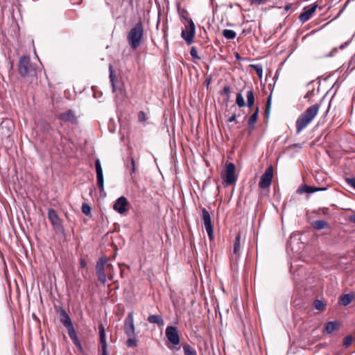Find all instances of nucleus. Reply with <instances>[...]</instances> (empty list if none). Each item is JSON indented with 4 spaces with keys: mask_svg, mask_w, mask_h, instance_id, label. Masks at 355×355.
<instances>
[{
    "mask_svg": "<svg viewBox=\"0 0 355 355\" xmlns=\"http://www.w3.org/2000/svg\"><path fill=\"white\" fill-rule=\"evenodd\" d=\"M320 104H314L306 108L297 119L295 122L296 133H300L305 129L318 114Z\"/></svg>",
    "mask_w": 355,
    "mask_h": 355,
    "instance_id": "obj_1",
    "label": "nucleus"
},
{
    "mask_svg": "<svg viewBox=\"0 0 355 355\" xmlns=\"http://www.w3.org/2000/svg\"><path fill=\"white\" fill-rule=\"evenodd\" d=\"M144 34V24L139 20L127 34V42L132 49L135 50L140 46Z\"/></svg>",
    "mask_w": 355,
    "mask_h": 355,
    "instance_id": "obj_2",
    "label": "nucleus"
},
{
    "mask_svg": "<svg viewBox=\"0 0 355 355\" xmlns=\"http://www.w3.org/2000/svg\"><path fill=\"white\" fill-rule=\"evenodd\" d=\"M19 73L23 76H33L36 73L35 67L32 64L28 56H22L19 61L18 65Z\"/></svg>",
    "mask_w": 355,
    "mask_h": 355,
    "instance_id": "obj_3",
    "label": "nucleus"
},
{
    "mask_svg": "<svg viewBox=\"0 0 355 355\" xmlns=\"http://www.w3.org/2000/svg\"><path fill=\"white\" fill-rule=\"evenodd\" d=\"M107 264V257H101L96 263V273L98 281L105 285L107 282V276L105 274V265Z\"/></svg>",
    "mask_w": 355,
    "mask_h": 355,
    "instance_id": "obj_4",
    "label": "nucleus"
},
{
    "mask_svg": "<svg viewBox=\"0 0 355 355\" xmlns=\"http://www.w3.org/2000/svg\"><path fill=\"white\" fill-rule=\"evenodd\" d=\"M224 182L226 186L234 184L237 180L235 175V165L232 162H228L225 165Z\"/></svg>",
    "mask_w": 355,
    "mask_h": 355,
    "instance_id": "obj_5",
    "label": "nucleus"
},
{
    "mask_svg": "<svg viewBox=\"0 0 355 355\" xmlns=\"http://www.w3.org/2000/svg\"><path fill=\"white\" fill-rule=\"evenodd\" d=\"M123 329L127 336H135V327L134 324L133 311L128 313L124 320Z\"/></svg>",
    "mask_w": 355,
    "mask_h": 355,
    "instance_id": "obj_6",
    "label": "nucleus"
},
{
    "mask_svg": "<svg viewBox=\"0 0 355 355\" xmlns=\"http://www.w3.org/2000/svg\"><path fill=\"white\" fill-rule=\"evenodd\" d=\"M202 219L205 225L206 232L210 239H214V230L211 223V219L209 211L205 209H202Z\"/></svg>",
    "mask_w": 355,
    "mask_h": 355,
    "instance_id": "obj_7",
    "label": "nucleus"
},
{
    "mask_svg": "<svg viewBox=\"0 0 355 355\" xmlns=\"http://www.w3.org/2000/svg\"><path fill=\"white\" fill-rule=\"evenodd\" d=\"M273 177V168L272 166L268 167L261 175L260 181L259 182V187L261 189H266L271 184Z\"/></svg>",
    "mask_w": 355,
    "mask_h": 355,
    "instance_id": "obj_8",
    "label": "nucleus"
},
{
    "mask_svg": "<svg viewBox=\"0 0 355 355\" xmlns=\"http://www.w3.org/2000/svg\"><path fill=\"white\" fill-rule=\"evenodd\" d=\"M166 337L168 340L173 345L180 344V336L178 329L175 327L168 326L165 331Z\"/></svg>",
    "mask_w": 355,
    "mask_h": 355,
    "instance_id": "obj_9",
    "label": "nucleus"
},
{
    "mask_svg": "<svg viewBox=\"0 0 355 355\" xmlns=\"http://www.w3.org/2000/svg\"><path fill=\"white\" fill-rule=\"evenodd\" d=\"M48 218L51 221L55 231L59 232L63 230L61 220L53 209H49L48 210Z\"/></svg>",
    "mask_w": 355,
    "mask_h": 355,
    "instance_id": "obj_10",
    "label": "nucleus"
},
{
    "mask_svg": "<svg viewBox=\"0 0 355 355\" xmlns=\"http://www.w3.org/2000/svg\"><path fill=\"white\" fill-rule=\"evenodd\" d=\"M241 234H237L235 238V241L233 245V252L232 254L230 256V259L232 261H234L235 263H237L241 255Z\"/></svg>",
    "mask_w": 355,
    "mask_h": 355,
    "instance_id": "obj_11",
    "label": "nucleus"
},
{
    "mask_svg": "<svg viewBox=\"0 0 355 355\" xmlns=\"http://www.w3.org/2000/svg\"><path fill=\"white\" fill-rule=\"evenodd\" d=\"M56 312L59 315L60 321L64 325V327H69L73 324L69 315L67 313L66 310L62 307H55Z\"/></svg>",
    "mask_w": 355,
    "mask_h": 355,
    "instance_id": "obj_12",
    "label": "nucleus"
},
{
    "mask_svg": "<svg viewBox=\"0 0 355 355\" xmlns=\"http://www.w3.org/2000/svg\"><path fill=\"white\" fill-rule=\"evenodd\" d=\"M95 167L96 171V179H97V184L99 189L103 191L104 189V180H103V169L101 167V162L98 159L95 161Z\"/></svg>",
    "mask_w": 355,
    "mask_h": 355,
    "instance_id": "obj_13",
    "label": "nucleus"
},
{
    "mask_svg": "<svg viewBox=\"0 0 355 355\" xmlns=\"http://www.w3.org/2000/svg\"><path fill=\"white\" fill-rule=\"evenodd\" d=\"M59 119L64 123H71L73 124L77 123V117L75 112L71 110L61 113L59 116Z\"/></svg>",
    "mask_w": 355,
    "mask_h": 355,
    "instance_id": "obj_14",
    "label": "nucleus"
},
{
    "mask_svg": "<svg viewBox=\"0 0 355 355\" xmlns=\"http://www.w3.org/2000/svg\"><path fill=\"white\" fill-rule=\"evenodd\" d=\"M196 28L193 21L189 22V30L182 31V37L187 41L188 44H191L193 42V38L195 35Z\"/></svg>",
    "mask_w": 355,
    "mask_h": 355,
    "instance_id": "obj_15",
    "label": "nucleus"
},
{
    "mask_svg": "<svg viewBox=\"0 0 355 355\" xmlns=\"http://www.w3.org/2000/svg\"><path fill=\"white\" fill-rule=\"evenodd\" d=\"M127 205V199L125 197L121 196L116 200L115 203L114 204L113 208L118 213L123 214L126 211Z\"/></svg>",
    "mask_w": 355,
    "mask_h": 355,
    "instance_id": "obj_16",
    "label": "nucleus"
},
{
    "mask_svg": "<svg viewBox=\"0 0 355 355\" xmlns=\"http://www.w3.org/2000/svg\"><path fill=\"white\" fill-rule=\"evenodd\" d=\"M317 7L318 5L314 4L310 8L305 10L303 12H302L299 16L300 21H302V23L307 21L311 18L312 15L315 12Z\"/></svg>",
    "mask_w": 355,
    "mask_h": 355,
    "instance_id": "obj_17",
    "label": "nucleus"
},
{
    "mask_svg": "<svg viewBox=\"0 0 355 355\" xmlns=\"http://www.w3.org/2000/svg\"><path fill=\"white\" fill-rule=\"evenodd\" d=\"M147 320L151 324H156L159 327L164 325V321L160 315H150L148 317Z\"/></svg>",
    "mask_w": 355,
    "mask_h": 355,
    "instance_id": "obj_18",
    "label": "nucleus"
},
{
    "mask_svg": "<svg viewBox=\"0 0 355 355\" xmlns=\"http://www.w3.org/2000/svg\"><path fill=\"white\" fill-rule=\"evenodd\" d=\"M311 226L316 230H321L329 227V223L324 220H315L311 223Z\"/></svg>",
    "mask_w": 355,
    "mask_h": 355,
    "instance_id": "obj_19",
    "label": "nucleus"
},
{
    "mask_svg": "<svg viewBox=\"0 0 355 355\" xmlns=\"http://www.w3.org/2000/svg\"><path fill=\"white\" fill-rule=\"evenodd\" d=\"M109 71H110V80L112 85V92L115 93L117 92V88L116 87V77L114 73L113 67L111 64L109 66Z\"/></svg>",
    "mask_w": 355,
    "mask_h": 355,
    "instance_id": "obj_20",
    "label": "nucleus"
},
{
    "mask_svg": "<svg viewBox=\"0 0 355 355\" xmlns=\"http://www.w3.org/2000/svg\"><path fill=\"white\" fill-rule=\"evenodd\" d=\"M354 295L352 293L343 295L340 298V303L343 306L349 304L354 300Z\"/></svg>",
    "mask_w": 355,
    "mask_h": 355,
    "instance_id": "obj_21",
    "label": "nucleus"
},
{
    "mask_svg": "<svg viewBox=\"0 0 355 355\" xmlns=\"http://www.w3.org/2000/svg\"><path fill=\"white\" fill-rule=\"evenodd\" d=\"M100 343L101 346H107L106 341V334L104 326L101 324L98 325Z\"/></svg>",
    "mask_w": 355,
    "mask_h": 355,
    "instance_id": "obj_22",
    "label": "nucleus"
},
{
    "mask_svg": "<svg viewBox=\"0 0 355 355\" xmlns=\"http://www.w3.org/2000/svg\"><path fill=\"white\" fill-rule=\"evenodd\" d=\"M259 114V107H257L254 110V113L249 117L248 121V124L252 129L254 128V125L257 121V117Z\"/></svg>",
    "mask_w": 355,
    "mask_h": 355,
    "instance_id": "obj_23",
    "label": "nucleus"
},
{
    "mask_svg": "<svg viewBox=\"0 0 355 355\" xmlns=\"http://www.w3.org/2000/svg\"><path fill=\"white\" fill-rule=\"evenodd\" d=\"M297 192L298 193H313L315 192V187L302 185L297 189Z\"/></svg>",
    "mask_w": 355,
    "mask_h": 355,
    "instance_id": "obj_24",
    "label": "nucleus"
},
{
    "mask_svg": "<svg viewBox=\"0 0 355 355\" xmlns=\"http://www.w3.org/2000/svg\"><path fill=\"white\" fill-rule=\"evenodd\" d=\"M247 105L251 107L254 103V96L252 90H248L246 94Z\"/></svg>",
    "mask_w": 355,
    "mask_h": 355,
    "instance_id": "obj_25",
    "label": "nucleus"
},
{
    "mask_svg": "<svg viewBox=\"0 0 355 355\" xmlns=\"http://www.w3.org/2000/svg\"><path fill=\"white\" fill-rule=\"evenodd\" d=\"M183 351L184 355H197L196 350L188 344L183 345Z\"/></svg>",
    "mask_w": 355,
    "mask_h": 355,
    "instance_id": "obj_26",
    "label": "nucleus"
},
{
    "mask_svg": "<svg viewBox=\"0 0 355 355\" xmlns=\"http://www.w3.org/2000/svg\"><path fill=\"white\" fill-rule=\"evenodd\" d=\"M223 35L228 40H232L236 37V32L230 29H225L223 31Z\"/></svg>",
    "mask_w": 355,
    "mask_h": 355,
    "instance_id": "obj_27",
    "label": "nucleus"
},
{
    "mask_svg": "<svg viewBox=\"0 0 355 355\" xmlns=\"http://www.w3.org/2000/svg\"><path fill=\"white\" fill-rule=\"evenodd\" d=\"M337 328L336 322H328L325 325V331L328 334H331Z\"/></svg>",
    "mask_w": 355,
    "mask_h": 355,
    "instance_id": "obj_28",
    "label": "nucleus"
},
{
    "mask_svg": "<svg viewBox=\"0 0 355 355\" xmlns=\"http://www.w3.org/2000/svg\"><path fill=\"white\" fill-rule=\"evenodd\" d=\"M129 164H130V173L131 175L134 174L135 173V160H134V158L132 157H130L129 158V162H125V166L127 168H129Z\"/></svg>",
    "mask_w": 355,
    "mask_h": 355,
    "instance_id": "obj_29",
    "label": "nucleus"
},
{
    "mask_svg": "<svg viewBox=\"0 0 355 355\" xmlns=\"http://www.w3.org/2000/svg\"><path fill=\"white\" fill-rule=\"evenodd\" d=\"M128 338L126 340V345L128 347H136L137 346V340L135 336H128Z\"/></svg>",
    "mask_w": 355,
    "mask_h": 355,
    "instance_id": "obj_30",
    "label": "nucleus"
},
{
    "mask_svg": "<svg viewBox=\"0 0 355 355\" xmlns=\"http://www.w3.org/2000/svg\"><path fill=\"white\" fill-rule=\"evenodd\" d=\"M236 103L239 106V107H243L245 105L244 98L241 92H239L236 94Z\"/></svg>",
    "mask_w": 355,
    "mask_h": 355,
    "instance_id": "obj_31",
    "label": "nucleus"
},
{
    "mask_svg": "<svg viewBox=\"0 0 355 355\" xmlns=\"http://www.w3.org/2000/svg\"><path fill=\"white\" fill-rule=\"evenodd\" d=\"M65 328L67 329L69 336L71 340L78 337L73 324Z\"/></svg>",
    "mask_w": 355,
    "mask_h": 355,
    "instance_id": "obj_32",
    "label": "nucleus"
},
{
    "mask_svg": "<svg viewBox=\"0 0 355 355\" xmlns=\"http://www.w3.org/2000/svg\"><path fill=\"white\" fill-rule=\"evenodd\" d=\"M251 67L255 70L257 76L261 78H262L263 69L260 64H252Z\"/></svg>",
    "mask_w": 355,
    "mask_h": 355,
    "instance_id": "obj_33",
    "label": "nucleus"
},
{
    "mask_svg": "<svg viewBox=\"0 0 355 355\" xmlns=\"http://www.w3.org/2000/svg\"><path fill=\"white\" fill-rule=\"evenodd\" d=\"M81 209L83 213L85 214V215L89 216L91 214V207L87 203L83 204Z\"/></svg>",
    "mask_w": 355,
    "mask_h": 355,
    "instance_id": "obj_34",
    "label": "nucleus"
},
{
    "mask_svg": "<svg viewBox=\"0 0 355 355\" xmlns=\"http://www.w3.org/2000/svg\"><path fill=\"white\" fill-rule=\"evenodd\" d=\"M314 306L316 309L322 311L324 309V304L320 300H315L314 301Z\"/></svg>",
    "mask_w": 355,
    "mask_h": 355,
    "instance_id": "obj_35",
    "label": "nucleus"
},
{
    "mask_svg": "<svg viewBox=\"0 0 355 355\" xmlns=\"http://www.w3.org/2000/svg\"><path fill=\"white\" fill-rule=\"evenodd\" d=\"M352 340H353V337H352V336L349 335V336H346V337L344 338V340H343V345H344L345 347H349V346L352 344Z\"/></svg>",
    "mask_w": 355,
    "mask_h": 355,
    "instance_id": "obj_36",
    "label": "nucleus"
},
{
    "mask_svg": "<svg viewBox=\"0 0 355 355\" xmlns=\"http://www.w3.org/2000/svg\"><path fill=\"white\" fill-rule=\"evenodd\" d=\"M190 54L193 58L200 59V57L198 54V51L196 47L193 46L191 49Z\"/></svg>",
    "mask_w": 355,
    "mask_h": 355,
    "instance_id": "obj_37",
    "label": "nucleus"
},
{
    "mask_svg": "<svg viewBox=\"0 0 355 355\" xmlns=\"http://www.w3.org/2000/svg\"><path fill=\"white\" fill-rule=\"evenodd\" d=\"M345 181L350 187L355 189V178H347Z\"/></svg>",
    "mask_w": 355,
    "mask_h": 355,
    "instance_id": "obj_38",
    "label": "nucleus"
},
{
    "mask_svg": "<svg viewBox=\"0 0 355 355\" xmlns=\"http://www.w3.org/2000/svg\"><path fill=\"white\" fill-rule=\"evenodd\" d=\"M116 98L117 99L120 100V101H123V98H124V91L122 88H120L119 89V94L116 95Z\"/></svg>",
    "mask_w": 355,
    "mask_h": 355,
    "instance_id": "obj_39",
    "label": "nucleus"
},
{
    "mask_svg": "<svg viewBox=\"0 0 355 355\" xmlns=\"http://www.w3.org/2000/svg\"><path fill=\"white\" fill-rule=\"evenodd\" d=\"M230 93V87L228 85H225L223 87V91L220 92V95H223V94L226 96H228Z\"/></svg>",
    "mask_w": 355,
    "mask_h": 355,
    "instance_id": "obj_40",
    "label": "nucleus"
},
{
    "mask_svg": "<svg viewBox=\"0 0 355 355\" xmlns=\"http://www.w3.org/2000/svg\"><path fill=\"white\" fill-rule=\"evenodd\" d=\"M72 341L77 347H78L79 349H82L81 343L78 337L72 339Z\"/></svg>",
    "mask_w": 355,
    "mask_h": 355,
    "instance_id": "obj_41",
    "label": "nucleus"
},
{
    "mask_svg": "<svg viewBox=\"0 0 355 355\" xmlns=\"http://www.w3.org/2000/svg\"><path fill=\"white\" fill-rule=\"evenodd\" d=\"M270 108V97H269L267 101V105H266V114L267 115H268V114H269Z\"/></svg>",
    "mask_w": 355,
    "mask_h": 355,
    "instance_id": "obj_42",
    "label": "nucleus"
},
{
    "mask_svg": "<svg viewBox=\"0 0 355 355\" xmlns=\"http://www.w3.org/2000/svg\"><path fill=\"white\" fill-rule=\"evenodd\" d=\"M138 116L140 121H144L145 120V114L144 112H139Z\"/></svg>",
    "mask_w": 355,
    "mask_h": 355,
    "instance_id": "obj_43",
    "label": "nucleus"
},
{
    "mask_svg": "<svg viewBox=\"0 0 355 355\" xmlns=\"http://www.w3.org/2000/svg\"><path fill=\"white\" fill-rule=\"evenodd\" d=\"M80 265L81 268H85L87 266V262L83 259H80Z\"/></svg>",
    "mask_w": 355,
    "mask_h": 355,
    "instance_id": "obj_44",
    "label": "nucleus"
},
{
    "mask_svg": "<svg viewBox=\"0 0 355 355\" xmlns=\"http://www.w3.org/2000/svg\"><path fill=\"white\" fill-rule=\"evenodd\" d=\"M252 3H256L259 5L266 3L268 0H250Z\"/></svg>",
    "mask_w": 355,
    "mask_h": 355,
    "instance_id": "obj_45",
    "label": "nucleus"
},
{
    "mask_svg": "<svg viewBox=\"0 0 355 355\" xmlns=\"http://www.w3.org/2000/svg\"><path fill=\"white\" fill-rule=\"evenodd\" d=\"M107 346H101V350H102L101 355H108V353L107 351Z\"/></svg>",
    "mask_w": 355,
    "mask_h": 355,
    "instance_id": "obj_46",
    "label": "nucleus"
},
{
    "mask_svg": "<svg viewBox=\"0 0 355 355\" xmlns=\"http://www.w3.org/2000/svg\"><path fill=\"white\" fill-rule=\"evenodd\" d=\"M350 43V40H348L347 42H345L344 44H342L339 48L340 49H344L346 46H347L349 45V44Z\"/></svg>",
    "mask_w": 355,
    "mask_h": 355,
    "instance_id": "obj_47",
    "label": "nucleus"
},
{
    "mask_svg": "<svg viewBox=\"0 0 355 355\" xmlns=\"http://www.w3.org/2000/svg\"><path fill=\"white\" fill-rule=\"evenodd\" d=\"M236 115H235V114H233V115H232V116L229 118L228 121H229V122H233V121H236Z\"/></svg>",
    "mask_w": 355,
    "mask_h": 355,
    "instance_id": "obj_48",
    "label": "nucleus"
},
{
    "mask_svg": "<svg viewBox=\"0 0 355 355\" xmlns=\"http://www.w3.org/2000/svg\"><path fill=\"white\" fill-rule=\"evenodd\" d=\"M324 190H326L325 187H315V192L320 191H324Z\"/></svg>",
    "mask_w": 355,
    "mask_h": 355,
    "instance_id": "obj_49",
    "label": "nucleus"
},
{
    "mask_svg": "<svg viewBox=\"0 0 355 355\" xmlns=\"http://www.w3.org/2000/svg\"><path fill=\"white\" fill-rule=\"evenodd\" d=\"M349 221L355 223V214L349 216Z\"/></svg>",
    "mask_w": 355,
    "mask_h": 355,
    "instance_id": "obj_50",
    "label": "nucleus"
},
{
    "mask_svg": "<svg viewBox=\"0 0 355 355\" xmlns=\"http://www.w3.org/2000/svg\"><path fill=\"white\" fill-rule=\"evenodd\" d=\"M105 268H109V269H112L113 266L111 263H108V261H107V264L105 265Z\"/></svg>",
    "mask_w": 355,
    "mask_h": 355,
    "instance_id": "obj_51",
    "label": "nucleus"
},
{
    "mask_svg": "<svg viewBox=\"0 0 355 355\" xmlns=\"http://www.w3.org/2000/svg\"><path fill=\"white\" fill-rule=\"evenodd\" d=\"M291 4L286 5V6H285V10H290V9H291Z\"/></svg>",
    "mask_w": 355,
    "mask_h": 355,
    "instance_id": "obj_52",
    "label": "nucleus"
},
{
    "mask_svg": "<svg viewBox=\"0 0 355 355\" xmlns=\"http://www.w3.org/2000/svg\"><path fill=\"white\" fill-rule=\"evenodd\" d=\"M229 99H230V94L228 96H226V98H225V102L227 103L229 101Z\"/></svg>",
    "mask_w": 355,
    "mask_h": 355,
    "instance_id": "obj_53",
    "label": "nucleus"
},
{
    "mask_svg": "<svg viewBox=\"0 0 355 355\" xmlns=\"http://www.w3.org/2000/svg\"><path fill=\"white\" fill-rule=\"evenodd\" d=\"M112 278H113L112 274V272H110L109 275V279H112Z\"/></svg>",
    "mask_w": 355,
    "mask_h": 355,
    "instance_id": "obj_54",
    "label": "nucleus"
},
{
    "mask_svg": "<svg viewBox=\"0 0 355 355\" xmlns=\"http://www.w3.org/2000/svg\"><path fill=\"white\" fill-rule=\"evenodd\" d=\"M49 128H50V125H49V124H47V123H46V130L49 129Z\"/></svg>",
    "mask_w": 355,
    "mask_h": 355,
    "instance_id": "obj_55",
    "label": "nucleus"
},
{
    "mask_svg": "<svg viewBox=\"0 0 355 355\" xmlns=\"http://www.w3.org/2000/svg\"><path fill=\"white\" fill-rule=\"evenodd\" d=\"M236 58L237 59H240V56H239V55L238 53L236 54Z\"/></svg>",
    "mask_w": 355,
    "mask_h": 355,
    "instance_id": "obj_56",
    "label": "nucleus"
},
{
    "mask_svg": "<svg viewBox=\"0 0 355 355\" xmlns=\"http://www.w3.org/2000/svg\"><path fill=\"white\" fill-rule=\"evenodd\" d=\"M207 85H209L210 81L209 80H207Z\"/></svg>",
    "mask_w": 355,
    "mask_h": 355,
    "instance_id": "obj_57",
    "label": "nucleus"
},
{
    "mask_svg": "<svg viewBox=\"0 0 355 355\" xmlns=\"http://www.w3.org/2000/svg\"><path fill=\"white\" fill-rule=\"evenodd\" d=\"M207 85H209L210 81L209 80H207Z\"/></svg>",
    "mask_w": 355,
    "mask_h": 355,
    "instance_id": "obj_58",
    "label": "nucleus"
}]
</instances>
